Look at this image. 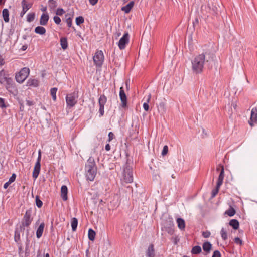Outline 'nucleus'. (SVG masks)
Returning <instances> with one entry per match:
<instances>
[{"label":"nucleus","instance_id":"nucleus-1","mask_svg":"<svg viewBox=\"0 0 257 257\" xmlns=\"http://www.w3.org/2000/svg\"><path fill=\"white\" fill-rule=\"evenodd\" d=\"M215 57L212 50H206L203 53L196 56L192 61V70L196 74L201 73L205 63H210Z\"/></svg>","mask_w":257,"mask_h":257},{"label":"nucleus","instance_id":"nucleus-2","mask_svg":"<svg viewBox=\"0 0 257 257\" xmlns=\"http://www.w3.org/2000/svg\"><path fill=\"white\" fill-rule=\"evenodd\" d=\"M85 169L87 180L93 181L96 175L97 168L93 157H89L86 163Z\"/></svg>","mask_w":257,"mask_h":257},{"label":"nucleus","instance_id":"nucleus-3","mask_svg":"<svg viewBox=\"0 0 257 257\" xmlns=\"http://www.w3.org/2000/svg\"><path fill=\"white\" fill-rule=\"evenodd\" d=\"M30 72L28 68H23L18 73L16 74L15 79L17 82L22 83L28 77Z\"/></svg>","mask_w":257,"mask_h":257},{"label":"nucleus","instance_id":"nucleus-4","mask_svg":"<svg viewBox=\"0 0 257 257\" xmlns=\"http://www.w3.org/2000/svg\"><path fill=\"white\" fill-rule=\"evenodd\" d=\"M78 91H74L73 93L67 94L66 97V104L69 108L72 107L77 103L78 98Z\"/></svg>","mask_w":257,"mask_h":257},{"label":"nucleus","instance_id":"nucleus-5","mask_svg":"<svg viewBox=\"0 0 257 257\" xmlns=\"http://www.w3.org/2000/svg\"><path fill=\"white\" fill-rule=\"evenodd\" d=\"M123 181L126 183H131L133 181L132 168L127 164L123 170Z\"/></svg>","mask_w":257,"mask_h":257},{"label":"nucleus","instance_id":"nucleus-6","mask_svg":"<svg viewBox=\"0 0 257 257\" xmlns=\"http://www.w3.org/2000/svg\"><path fill=\"white\" fill-rule=\"evenodd\" d=\"M32 213V208H30L26 210L21 222L23 223V226H26V227H28L31 224L33 221Z\"/></svg>","mask_w":257,"mask_h":257},{"label":"nucleus","instance_id":"nucleus-7","mask_svg":"<svg viewBox=\"0 0 257 257\" xmlns=\"http://www.w3.org/2000/svg\"><path fill=\"white\" fill-rule=\"evenodd\" d=\"M93 62L96 66L101 67L104 60L103 52L101 50L97 51L93 56Z\"/></svg>","mask_w":257,"mask_h":257},{"label":"nucleus","instance_id":"nucleus-8","mask_svg":"<svg viewBox=\"0 0 257 257\" xmlns=\"http://www.w3.org/2000/svg\"><path fill=\"white\" fill-rule=\"evenodd\" d=\"M41 153L39 151V155H38V157L37 158V161L35 163V166H34V170H33V178L34 179V180H36L39 174V173H40V168H41V163H40V161H41Z\"/></svg>","mask_w":257,"mask_h":257},{"label":"nucleus","instance_id":"nucleus-9","mask_svg":"<svg viewBox=\"0 0 257 257\" xmlns=\"http://www.w3.org/2000/svg\"><path fill=\"white\" fill-rule=\"evenodd\" d=\"M163 228L170 235L173 234L174 232L173 221L172 220H166L163 223Z\"/></svg>","mask_w":257,"mask_h":257},{"label":"nucleus","instance_id":"nucleus-10","mask_svg":"<svg viewBox=\"0 0 257 257\" xmlns=\"http://www.w3.org/2000/svg\"><path fill=\"white\" fill-rule=\"evenodd\" d=\"M107 101V98L104 95H102L100 96L98 99V103L99 105V117H102L104 113V105Z\"/></svg>","mask_w":257,"mask_h":257},{"label":"nucleus","instance_id":"nucleus-11","mask_svg":"<svg viewBox=\"0 0 257 257\" xmlns=\"http://www.w3.org/2000/svg\"><path fill=\"white\" fill-rule=\"evenodd\" d=\"M129 42V34L128 33H125L122 37L119 40L118 45L120 50H123L125 48L126 45Z\"/></svg>","mask_w":257,"mask_h":257},{"label":"nucleus","instance_id":"nucleus-12","mask_svg":"<svg viewBox=\"0 0 257 257\" xmlns=\"http://www.w3.org/2000/svg\"><path fill=\"white\" fill-rule=\"evenodd\" d=\"M6 89L11 93L14 94L17 91L15 83L12 78H9L6 82Z\"/></svg>","mask_w":257,"mask_h":257},{"label":"nucleus","instance_id":"nucleus-13","mask_svg":"<svg viewBox=\"0 0 257 257\" xmlns=\"http://www.w3.org/2000/svg\"><path fill=\"white\" fill-rule=\"evenodd\" d=\"M119 97L121 100V107L123 108H125L127 106V99L122 86L120 88Z\"/></svg>","mask_w":257,"mask_h":257},{"label":"nucleus","instance_id":"nucleus-14","mask_svg":"<svg viewBox=\"0 0 257 257\" xmlns=\"http://www.w3.org/2000/svg\"><path fill=\"white\" fill-rule=\"evenodd\" d=\"M22 11L20 13V17H23L26 12L32 7V3H27V0H23L21 2Z\"/></svg>","mask_w":257,"mask_h":257},{"label":"nucleus","instance_id":"nucleus-15","mask_svg":"<svg viewBox=\"0 0 257 257\" xmlns=\"http://www.w3.org/2000/svg\"><path fill=\"white\" fill-rule=\"evenodd\" d=\"M249 125L253 126V123H257V107H254L252 109L250 120L248 121Z\"/></svg>","mask_w":257,"mask_h":257},{"label":"nucleus","instance_id":"nucleus-16","mask_svg":"<svg viewBox=\"0 0 257 257\" xmlns=\"http://www.w3.org/2000/svg\"><path fill=\"white\" fill-rule=\"evenodd\" d=\"M220 169V172L219 173V175L218 176V180L217 182V184H218V187L219 186H221L223 183V181L224 177V166L222 165H220L219 168H217L216 169L217 171H219Z\"/></svg>","mask_w":257,"mask_h":257},{"label":"nucleus","instance_id":"nucleus-17","mask_svg":"<svg viewBox=\"0 0 257 257\" xmlns=\"http://www.w3.org/2000/svg\"><path fill=\"white\" fill-rule=\"evenodd\" d=\"M146 255L147 257H153L155 255V250L153 244L149 245L146 252Z\"/></svg>","mask_w":257,"mask_h":257},{"label":"nucleus","instance_id":"nucleus-18","mask_svg":"<svg viewBox=\"0 0 257 257\" xmlns=\"http://www.w3.org/2000/svg\"><path fill=\"white\" fill-rule=\"evenodd\" d=\"M207 7L209 10V13L213 15L217 14L219 11L218 8L217 7L216 4H208Z\"/></svg>","mask_w":257,"mask_h":257},{"label":"nucleus","instance_id":"nucleus-19","mask_svg":"<svg viewBox=\"0 0 257 257\" xmlns=\"http://www.w3.org/2000/svg\"><path fill=\"white\" fill-rule=\"evenodd\" d=\"M68 188L66 185H63L61 188V196L64 201L68 199Z\"/></svg>","mask_w":257,"mask_h":257},{"label":"nucleus","instance_id":"nucleus-20","mask_svg":"<svg viewBox=\"0 0 257 257\" xmlns=\"http://www.w3.org/2000/svg\"><path fill=\"white\" fill-rule=\"evenodd\" d=\"M49 15L47 14L43 13L40 20V24L41 25H46L49 20Z\"/></svg>","mask_w":257,"mask_h":257},{"label":"nucleus","instance_id":"nucleus-21","mask_svg":"<svg viewBox=\"0 0 257 257\" xmlns=\"http://www.w3.org/2000/svg\"><path fill=\"white\" fill-rule=\"evenodd\" d=\"M45 227V223L42 222L39 226L38 228L36 230V237L37 238H40L43 234L44 229Z\"/></svg>","mask_w":257,"mask_h":257},{"label":"nucleus","instance_id":"nucleus-22","mask_svg":"<svg viewBox=\"0 0 257 257\" xmlns=\"http://www.w3.org/2000/svg\"><path fill=\"white\" fill-rule=\"evenodd\" d=\"M178 227L181 230H184L185 228V222L184 220L181 218H178L176 220Z\"/></svg>","mask_w":257,"mask_h":257},{"label":"nucleus","instance_id":"nucleus-23","mask_svg":"<svg viewBox=\"0 0 257 257\" xmlns=\"http://www.w3.org/2000/svg\"><path fill=\"white\" fill-rule=\"evenodd\" d=\"M134 5V2L131 1L126 6L122 7L121 8V10L124 11L125 13H128L131 11V9L133 8Z\"/></svg>","mask_w":257,"mask_h":257},{"label":"nucleus","instance_id":"nucleus-24","mask_svg":"<svg viewBox=\"0 0 257 257\" xmlns=\"http://www.w3.org/2000/svg\"><path fill=\"white\" fill-rule=\"evenodd\" d=\"M39 84V81L36 79H29L27 82V85L28 86L37 87Z\"/></svg>","mask_w":257,"mask_h":257},{"label":"nucleus","instance_id":"nucleus-25","mask_svg":"<svg viewBox=\"0 0 257 257\" xmlns=\"http://www.w3.org/2000/svg\"><path fill=\"white\" fill-rule=\"evenodd\" d=\"M229 224L231 226L234 230H237L239 228V223L236 219H233L230 220Z\"/></svg>","mask_w":257,"mask_h":257},{"label":"nucleus","instance_id":"nucleus-26","mask_svg":"<svg viewBox=\"0 0 257 257\" xmlns=\"http://www.w3.org/2000/svg\"><path fill=\"white\" fill-rule=\"evenodd\" d=\"M202 247L203 250L208 253L212 249V244L210 242L206 241L203 244Z\"/></svg>","mask_w":257,"mask_h":257},{"label":"nucleus","instance_id":"nucleus-27","mask_svg":"<svg viewBox=\"0 0 257 257\" xmlns=\"http://www.w3.org/2000/svg\"><path fill=\"white\" fill-rule=\"evenodd\" d=\"M9 77L6 76V72L4 70H2L0 71V83L1 84H3L5 82H7V80L9 79Z\"/></svg>","mask_w":257,"mask_h":257},{"label":"nucleus","instance_id":"nucleus-28","mask_svg":"<svg viewBox=\"0 0 257 257\" xmlns=\"http://www.w3.org/2000/svg\"><path fill=\"white\" fill-rule=\"evenodd\" d=\"M2 16L5 22L8 23L9 22V12L7 9H3L2 11Z\"/></svg>","mask_w":257,"mask_h":257},{"label":"nucleus","instance_id":"nucleus-29","mask_svg":"<svg viewBox=\"0 0 257 257\" xmlns=\"http://www.w3.org/2000/svg\"><path fill=\"white\" fill-rule=\"evenodd\" d=\"M35 32L40 35H44L46 33V29L42 26H37L35 28Z\"/></svg>","mask_w":257,"mask_h":257},{"label":"nucleus","instance_id":"nucleus-30","mask_svg":"<svg viewBox=\"0 0 257 257\" xmlns=\"http://www.w3.org/2000/svg\"><path fill=\"white\" fill-rule=\"evenodd\" d=\"M60 44L63 50H66L68 48L67 39L66 37L60 38Z\"/></svg>","mask_w":257,"mask_h":257},{"label":"nucleus","instance_id":"nucleus-31","mask_svg":"<svg viewBox=\"0 0 257 257\" xmlns=\"http://www.w3.org/2000/svg\"><path fill=\"white\" fill-rule=\"evenodd\" d=\"M66 22L68 27H71L72 25V16L71 14L67 13L65 15Z\"/></svg>","mask_w":257,"mask_h":257},{"label":"nucleus","instance_id":"nucleus-32","mask_svg":"<svg viewBox=\"0 0 257 257\" xmlns=\"http://www.w3.org/2000/svg\"><path fill=\"white\" fill-rule=\"evenodd\" d=\"M96 235L95 232L91 228L88 230V238L91 241H94Z\"/></svg>","mask_w":257,"mask_h":257},{"label":"nucleus","instance_id":"nucleus-33","mask_svg":"<svg viewBox=\"0 0 257 257\" xmlns=\"http://www.w3.org/2000/svg\"><path fill=\"white\" fill-rule=\"evenodd\" d=\"M202 251L201 248L200 246L196 245L194 246L191 250V253L193 254H199Z\"/></svg>","mask_w":257,"mask_h":257},{"label":"nucleus","instance_id":"nucleus-34","mask_svg":"<svg viewBox=\"0 0 257 257\" xmlns=\"http://www.w3.org/2000/svg\"><path fill=\"white\" fill-rule=\"evenodd\" d=\"M71 227H72V230L73 231H76L78 225V220L76 218H73L71 220Z\"/></svg>","mask_w":257,"mask_h":257},{"label":"nucleus","instance_id":"nucleus-35","mask_svg":"<svg viewBox=\"0 0 257 257\" xmlns=\"http://www.w3.org/2000/svg\"><path fill=\"white\" fill-rule=\"evenodd\" d=\"M235 213V210L230 206L229 208L225 211V214H227L230 217H232L234 215Z\"/></svg>","mask_w":257,"mask_h":257},{"label":"nucleus","instance_id":"nucleus-36","mask_svg":"<svg viewBox=\"0 0 257 257\" xmlns=\"http://www.w3.org/2000/svg\"><path fill=\"white\" fill-rule=\"evenodd\" d=\"M14 240L15 242H18L20 241V232L18 228H16L15 230Z\"/></svg>","mask_w":257,"mask_h":257},{"label":"nucleus","instance_id":"nucleus-37","mask_svg":"<svg viewBox=\"0 0 257 257\" xmlns=\"http://www.w3.org/2000/svg\"><path fill=\"white\" fill-rule=\"evenodd\" d=\"M151 94H149V95L148 96V98L147 100V102L144 103L143 104V108L144 110L146 111H148L149 109V106L148 105V103L149 102L150 99H151Z\"/></svg>","mask_w":257,"mask_h":257},{"label":"nucleus","instance_id":"nucleus-38","mask_svg":"<svg viewBox=\"0 0 257 257\" xmlns=\"http://www.w3.org/2000/svg\"><path fill=\"white\" fill-rule=\"evenodd\" d=\"M49 7L51 9H54L57 6V2L55 0H49L48 1Z\"/></svg>","mask_w":257,"mask_h":257},{"label":"nucleus","instance_id":"nucleus-39","mask_svg":"<svg viewBox=\"0 0 257 257\" xmlns=\"http://www.w3.org/2000/svg\"><path fill=\"white\" fill-rule=\"evenodd\" d=\"M57 91V88L56 87H54L51 89V95L52 97L53 100L54 101H56V92Z\"/></svg>","mask_w":257,"mask_h":257},{"label":"nucleus","instance_id":"nucleus-40","mask_svg":"<svg viewBox=\"0 0 257 257\" xmlns=\"http://www.w3.org/2000/svg\"><path fill=\"white\" fill-rule=\"evenodd\" d=\"M35 14L34 13H29L27 15V21L31 22L34 20Z\"/></svg>","mask_w":257,"mask_h":257},{"label":"nucleus","instance_id":"nucleus-41","mask_svg":"<svg viewBox=\"0 0 257 257\" xmlns=\"http://www.w3.org/2000/svg\"><path fill=\"white\" fill-rule=\"evenodd\" d=\"M220 186H219L218 187V184H216V188L215 189H213L212 191V192H211V197L212 198L214 197L217 195V194L218 193L219 189Z\"/></svg>","mask_w":257,"mask_h":257},{"label":"nucleus","instance_id":"nucleus-42","mask_svg":"<svg viewBox=\"0 0 257 257\" xmlns=\"http://www.w3.org/2000/svg\"><path fill=\"white\" fill-rule=\"evenodd\" d=\"M35 202H36V206L39 208H40L43 205V202L40 199V197L39 196H36V199H35Z\"/></svg>","mask_w":257,"mask_h":257},{"label":"nucleus","instance_id":"nucleus-43","mask_svg":"<svg viewBox=\"0 0 257 257\" xmlns=\"http://www.w3.org/2000/svg\"><path fill=\"white\" fill-rule=\"evenodd\" d=\"M75 21L77 25H80L84 22V19L82 16H79L76 17Z\"/></svg>","mask_w":257,"mask_h":257},{"label":"nucleus","instance_id":"nucleus-44","mask_svg":"<svg viewBox=\"0 0 257 257\" xmlns=\"http://www.w3.org/2000/svg\"><path fill=\"white\" fill-rule=\"evenodd\" d=\"M221 237L224 240H226L227 239V234L226 230L224 228H222L221 230Z\"/></svg>","mask_w":257,"mask_h":257},{"label":"nucleus","instance_id":"nucleus-45","mask_svg":"<svg viewBox=\"0 0 257 257\" xmlns=\"http://www.w3.org/2000/svg\"><path fill=\"white\" fill-rule=\"evenodd\" d=\"M65 13V11L62 8H58L57 9L56 14L58 16H62L63 14H64Z\"/></svg>","mask_w":257,"mask_h":257},{"label":"nucleus","instance_id":"nucleus-46","mask_svg":"<svg viewBox=\"0 0 257 257\" xmlns=\"http://www.w3.org/2000/svg\"><path fill=\"white\" fill-rule=\"evenodd\" d=\"M7 106L5 104V99L0 97V107L2 109L5 108Z\"/></svg>","mask_w":257,"mask_h":257},{"label":"nucleus","instance_id":"nucleus-47","mask_svg":"<svg viewBox=\"0 0 257 257\" xmlns=\"http://www.w3.org/2000/svg\"><path fill=\"white\" fill-rule=\"evenodd\" d=\"M211 233L209 231H206L202 232V236L205 238H207L210 237Z\"/></svg>","mask_w":257,"mask_h":257},{"label":"nucleus","instance_id":"nucleus-48","mask_svg":"<svg viewBox=\"0 0 257 257\" xmlns=\"http://www.w3.org/2000/svg\"><path fill=\"white\" fill-rule=\"evenodd\" d=\"M168 147L167 145H165L163 147V150L162 151V153H161L162 155V156L166 155L168 153Z\"/></svg>","mask_w":257,"mask_h":257},{"label":"nucleus","instance_id":"nucleus-49","mask_svg":"<svg viewBox=\"0 0 257 257\" xmlns=\"http://www.w3.org/2000/svg\"><path fill=\"white\" fill-rule=\"evenodd\" d=\"M53 20L55 23L57 25L60 24L61 21L60 18L57 16H54Z\"/></svg>","mask_w":257,"mask_h":257},{"label":"nucleus","instance_id":"nucleus-50","mask_svg":"<svg viewBox=\"0 0 257 257\" xmlns=\"http://www.w3.org/2000/svg\"><path fill=\"white\" fill-rule=\"evenodd\" d=\"M171 240L175 245L177 244L178 242L179 241V238L177 236H173L171 238Z\"/></svg>","mask_w":257,"mask_h":257},{"label":"nucleus","instance_id":"nucleus-51","mask_svg":"<svg viewBox=\"0 0 257 257\" xmlns=\"http://www.w3.org/2000/svg\"><path fill=\"white\" fill-rule=\"evenodd\" d=\"M16 178V175L15 173H13L11 177L9 178V180L8 181L9 182H10L11 184L14 182Z\"/></svg>","mask_w":257,"mask_h":257},{"label":"nucleus","instance_id":"nucleus-52","mask_svg":"<svg viewBox=\"0 0 257 257\" xmlns=\"http://www.w3.org/2000/svg\"><path fill=\"white\" fill-rule=\"evenodd\" d=\"M114 138V134L110 132L108 134V139L107 140L108 142H110L111 141H112Z\"/></svg>","mask_w":257,"mask_h":257},{"label":"nucleus","instance_id":"nucleus-53","mask_svg":"<svg viewBox=\"0 0 257 257\" xmlns=\"http://www.w3.org/2000/svg\"><path fill=\"white\" fill-rule=\"evenodd\" d=\"M212 257H221V255L219 251L215 250L213 252Z\"/></svg>","mask_w":257,"mask_h":257},{"label":"nucleus","instance_id":"nucleus-54","mask_svg":"<svg viewBox=\"0 0 257 257\" xmlns=\"http://www.w3.org/2000/svg\"><path fill=\"white\" fill-rule=\"evenodd\" d=\"M234 242L236 244L242 245V241L241 240L239 237H235L234 239Z\"/></svg>","mask_w":257,"mask_h":257},{"label":"nucleus","instance_id":"nucleus-55","mask_svg":"<svg viewBox=\"0 0 257 257\" xmlns=\"http://www.w3.org/2000/svg\"><path fill=\"white\" fill-rule=\"evenodd\" d=\"M35 102L33 101L26 100V104L29 106H33L35 104Z\"/></svg>","mask_w":257,"mask_h":257},{"label":"nucleus","instance_id":"nucleus-56","mask_svg":"<svg viewBox=\"0 0 257 257\" xmlns=\"http://www.w3.org/2000/svg\"><path fill=\"white\" fill-rule=\"evenodd\" d=\"M26 227V226H23V223L21 222V224L20 226V228L19 229V231L20 232H24L25 230V227Z\"/></svg>","mask_w":257,"mask_h":257},{"label":"nucleus","instance_id":"nucleus-57","mask_svg":"<svg viewBox=\"0 0 257 257\" xmlns=\"http://www.w3.org/2000/svg\"><path fill=\"white\" fill-rule=\"evenodd\" d=\"M199 23L198 19L197 18H196L195 20L193 22V25L194 28H195V26L196 25H198Z\"/></svg>","mask_w":257,"mask_h":257},{"label":"nucleus","instance_id":"nucleus-58","mask_svg":"<svg viewBox=\"0 0 257 257\" xmlns=\"http://www.w3.org/2000/svg\"><path fill=\"white\" fill-rule=\"evenodd\" d=\"M98 1V0H89V3H90V4L93 5V6L96 5Z\"/></svg>","mask_w":257,"mask_h":257},{"label":"nucleus","instance_id":"nucleus-59","mask_svg":"<svg viewBox=\"0 0 257 257\" xmlns=\"http://www.w3.org/2000/svg\"><path fill=\"white\" fill-rule=\"evenodd\" d=\"M5 64V61L2 56L0 55V66H2Z\"/></svg>","mask_w":257,"mask_h":257},{"label":"nucleus","instance_id":"nucleus-60","mask_svg":"<svg viewBox=\"0 0 257 257\" xmlns=\"http://www.w3.org/2000/svg\"><path fill=\"white\" fill-rule=\"evenodd\" d=\"M10 184H11V183L10 182H9L8 181L4 185V186H3L4 188L7 189Z\"/></svg>","mask_w":257,"mask_h":257},{"label":"nucleus","instance_id":"nucleus-61","mask_svg":"<svg viewBox=\"0 0 257 257\" xmlns=\"http://www.w3.org/2000/svg\"><path fill=\"white\" fill-rule=\"evenodd\" d=\"M105 149L107 151H108L110 150V146L109 144H107L105 145Z\"/></svg>","mask_w":257,"mask_h":257},{"label":"nucleus","instance_id":"nucleus-62","mask_svg":"<svg viewBox=\"0 0 257 257\" xmlns=\"http://www.w3.org/2000/svg\"><path fill=\"white\" fill-rule=\"evenodd\" d=\"M24 109V106L23 103H20V111H23Z\"/></svg>","mask_w":257,"mask_h":257},{"label":"nucleus","instance_id":"nucleus-63","mask_svg":"<svg viewBox=\"0 0 257 257\" xmlns=\"http://www.w3.org/2000/svg\"><path fill=\"white\" fill-rule=\"evenodd\" d=\"M27 48V45H23L22 47V50H26Z\"/></svg>","mask_w":257,"mask_h":257},{"label":"nucleus","instance_id":"nucleus-64","mask_svg":"<svg viewBox=\"0 0 257 257\" xmlns=\"http://www.w3.org/2000/svg\"><path fill=\"white\" fill-rule=\"evenodd\" d=\"M125 84H126V86L127 90H128L129 88H130V86H129V85L128 84V82L127 81L125 82Z\"/></svg>","mask_w":257,"mask_h":257}]
</instances>
